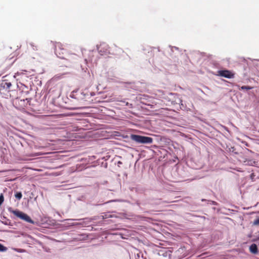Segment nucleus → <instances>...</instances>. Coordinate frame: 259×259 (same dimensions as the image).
Here are the masks:
<instances>
[{
    "label": "nucleus",
    "instance_id": "nucleus-16",
    "mask_svg": "<svg viewBox=\"0 0 259 259\" xmlns=\"http://www.w3.org/2000/svg\"><path fill=\"white\" fill-rule=\"evenodd\" d=\"M147 100H148V99L147 98V104H146V105H147V106H150V107H151V108H152V107H153V106H154V105H151V104H150L149 103H147V102H148Z\"/></svg>",
    "mask_w": 259,
    "mask_h": 259
},
{
    "label": "nucleus",
    "instance_id": "nucleus-19",
    "mask_svg": "<svg viewBox=\"0 0 259 259\" xmlns=\"http://www.w3.org/2000/svg\"><path fill=\"white\" fill-rule=\"evenodd\" d=\"M67 220V221H76V220H73V219Z\"/></svg>",
    "mask_w": 259,
    "mask_h": 259
},
{
    "label": "nucleus",
    "instance_id": "nucleus-4",
    "mask_svg": "<svg viewBox=\"0 0 259 259\" xmlns=\"http://www.w3.org/2000/svg\"><path fill=\"white\" fill-rule=\"evenodd\" d=\"M98 50L100 53H108L109 52L108 46L105 43H102L98 46Z\"/></svg>",
    "mask_w": 259,
    "mask_h": 259
},
{
    "label": "nucleus",
    "instance_id": "nucleus-17",
    "mask_svg": "<svg viewBox=\"0 0 259 259\" xmlns=\"http://www.w3.org/2000/svg\"><path fill=\"white\" fill-rule=\"evenodd\" d=\"M30 45L32 46V47L33 48V50H35L34 48H36V47L34 46V45L33 44H30Z\"/></svg>",
    "mask_w": 259,
    "mask_h": 259
},
{
    "label": "nucleus",
    "instance_id": "nucleus-13",
    "mask_svg": "<svg viewBox=\"0 0 259 259\" xmlns=\"http://www.w3.org/2000/svg\"><path fill=\"white\" fill-rule=\"evenodd\" d=\"M74 226L76 225H83V223L82 222H79V223H74Z\"/></svg>",
    "mask_w": 259,
    "mask_h": 259
},
{
    "label": "nucleus",
    "instance_id": "nucleus-8",
    "mask_svg": "<svg viewBox=\"0 0 259 259\" xmlns=\"http://www.w3.org/2000/svg\"><path fill=\"white\" fill-rule=\"evenodd\" d=\"M15 196L16 198H17L18 199H20L22 197V195L21 192H17L15 194Z\"/></svg>",
    "mask_w": 259,
    "mask_h": 259
},
{
    "label": "nucleus",
    "instance_id": "nucleus-1",
    "mask_svg": "<svg viewBox=\"0 0 259 259\" xmlns=\"http://www.w3.org/2000/svg\"><path fill=\"white\" fill-rule=\"evenodd\" d=\"M8 210L9 212L13 213L21 219L31 224H34V221H32L27 214L23 213V212L17 210H13L11 208H9Z\"/></svg>",
    "mask_w": 259,
    "mask_h": 259
},
{
    "label": "nucleus",
    "instance_id": "nucleus-18",
    "mask_svg": "<svg viewBox=\"0 0 259 259\" xmlns=\"http://www.w3.org/2000/svg\"><path fill=\"white\" fill-rule=\"evenodd\" d=\"M68 225L69 226H74V223H68Z\"/></svg>",
    "mask_w": 259,
    "mask_h": 259
},
{
    "label": "nucleus",
    "instance_id": "nucleus-14",
    "mask_svg": "<svg viewBox=\"0 0 259 259\" xmlns=\"http://www.w3.org/2000/svg\"><path fill=\"white\" fill-rule=\"evenodd\" d=\"M255 225H259V218L255 220L254 222Z\"/></svg>",
    "mask_w": 259,
    "mask_h": 259
},
{
    "label": "nucleus",
    "instance_id": "nucleus-9",
    "mask_svg": "<svg viewBox=\"0 0 259 259\" xmlns=\"http://www.w3.org/2000/svg\"><path fill=\"white\" fill-rule=\"evenodd\" d=\"M252 88L251 87H249V86H242L241 87V90H251L252 89Z\"/></svg>",
    "mask_w": 259,
    "mask_h": 259
},
{
    "label": "nucleus",
    "instance_id": "nucleus-3",
    "mask_svg": "<svg viewBox=\"0 0 259 259\" xmlns=\"http://www.w3.org/2000/svg\"><path fill=\"white\" fill-rule=\"evenodd\" d=\"M131 139L139 143H145L146 137L141 136L139 135H132Z\"/></svg>",
    "mask_w": 259,
    "mask_h": 259
},
{
    "label": "nucleus",
    "instance_id": "nucleus-10",
    "mask_svg": "<svg viewBox=\"0 0 259 259\" xmlns=\"http://www.w3.org/2000/svg\"><path fill=\"white\" fill-rule=\"evenodd\" d=\"M152 138L147 137V144L151 143L152 142Z\"/></svg>",
    "mask_w": 259,
    "mask_h": 259
},
{
    "label": "nucleus",
    "instance_id": "nucleus-7",
    "mask_svg": "<svg viewBox=\"0 0 259 259\" xmlns=\"http://www.w3.org/2000/svg\"><path fill=\"white\" fill-rule=\"evenodd\" d=\"M7 248L0 243V251L4 252L7 251Z\"/></svg>",
    "mask_w": 259,
    "mask_h": 259
},
{
    "label": "nucleus",
    "instance_id": "nucleus-15",
    "mask_svg": "<svg viewBox=\"0 0 259 259\" xmlns=\"http://www.w3.org/2000/svg\"><path fill=\"white\" fill-rule=\"evenodd\" d=\"M60 44H58V46H56V53L57 54L58 53V49L57 48H58L59 49H61V47L60 46Z\"/></svg>",
    "mask_w": 259,
    "mask_h": 259
},
{
    "label": "nucleus",
    "instance_id": "nucleus-12",
    "mask_svg": "<svg viewBox=\"0 0 259 259\" xmlns=\"http://www.w3.org/2000/svg\"><path fill=\"white\" fill-rule=\"evenodd\" d=\"M14 250L15 251H16L17 252H25V250L24 249H22L15 248V249H14Z\"/></svg>",
    "mask_w": 259,
    "mask_h": 259
},
{
    "label": "nucleus",
    "instance_id": "nucleus-6",
    "mask_svg": "<svg viewBox=\"0 0 259 259\" xmlns=\"http://www.w3.org/2000/svg\"><path fill=\"white\" fill-rule=\"evenodd\" d=\"M249 251L253 254H256L258 252L257 245L255 244H252L249 247Z\"/></svg>",
    "mask_w": 259,
    "mask_h": 259
},
{
    "label": "nucleus",
    "instance_id": "nucleus-11",
    "mask_svg": "<svg viewBox=\"0 0 259 259\" xmlns=\"http://www.w3.org/2000/svg\"><path fill=\"white\" fill-rule=\"evenodd\" d=\"M22 74H23V72H17V73H16L15 74V75H14V78H16V77H17V76H19V75H21Z\"/></svg>",
    "mask_w": 259,
    "mask_h": 259
},
{
    "label": "nucleus",
    "instance_id": "nucleus-2",
    "mask_svg": "<svg viewBox=\"0 0 259 259\" xmlns=\"http://www.w3.org/2000/svg\"><path fill=\"white\" fill-rule=\"evenodd\" d=\"M218 75L227 78H232L234 77V74L228 70H220L218 72Z\"/></svg>",
    "mask_w": 259,
    "mask_h": 259
},
{
    "label": "nucleus",
    "instance_id": "nucleus-5",
    "mask_svg": "<svg viewBox=\"0 0 259 259\" xmlns=\"http://www.w3.org/2000/svg\"><path fill=\"white\" fill-rule=\"evenodd\" d=\"M1 87L5 90H9L12 87V84L7 80H3L0 82Z\"/></svg>",
    "mask_w": 259,
    "mask_h": 259
}]
</instances>
